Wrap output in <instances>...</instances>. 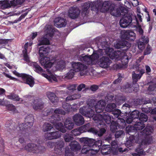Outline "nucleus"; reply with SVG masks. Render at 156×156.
Wrapping results in <instances>:
<instances>
[{
	"label": "nucleus",
	"instance_id": "62",
	"mask_svg": "<svg viewBox=\"0 0 156 156\" xmlns=\"http://www.w3.org/2000/svg\"><path fill=\"white\" fill-rule=\"evenodd\" d=\"M54 112L55 114H60L61 115H65L66 112L63 109L60 108H57L55 110Z\"/></svg>",
	"mask_w": 156,
	"mask_h": 156
},
{
	"label": "nucleus",
	"instance_id": "17",
	"mask_svg": "<svg viewBox=\"0 0 156 156\" xmlns=\"http://www.w3.org/2000/svg\"><path fill=\"white\" fill-rule=\"evenodd\" d=\"M54 22V25L58 28L65 27L67 23L66 20L61 17L56 18Z\"/></svg>",
	"mask_w": 156,
	"mask_h": 156
},
{
	"label": "nucleus",
	"instance_id": "35",
	"mask_svg": "<svg viewBox=\"0 0 156 156\" xmlns=\"http://www.w3.org/2000/svg\"><path fill=\"white\" fill-rule=\"evenodd\" d=\"M116 109V105L115 103H111L106 107L105 111L108 112H112Z\"/></svg>",
	"mask_w": 156,
	"mask_h": 156
},
{
	"label": "nucleus",
	"instance_id": "36",
	"mask_svg": "<svg viewBox=\"0 0 156 156\" xmlns=\"http://www.w3.org/2000/svg\"><path fill=\"white\" fill-rule=\"evenodd\" d=\"M152 126H147L142 131L143 134L149 135L152 133Z\"/></svg>",
	"mask_w": 156,
	"mask_h": 156
},
{
	"label": "nucleus",
	"instance_id": "2",
	"mask_svg": "<svg viewBox=\"0 0 156 156\" xmlns=\"http://www.w3.org/2000/svg\"><path fill=\"white\" fill-rule=\"evenodd\" d=\"M25 150L34 153H42L45 151L43 146H39L34 144H28L24 147Z\"/></svg>",
	"mask_w": 156,
	"mask_h": 156
},
{
	"label": "nucleus",
	"instance_id": "19",
	"mask_svg": "<svg viewBox=\"0 0 156 156\" xmlns=\"http://www.w3.org/2000/svg\"><path fill=\"white\" fill-rule=\"evenodd\" d=\"M97 126L99 129V131L98 130L97 135L99 136H101L106 132L107 126L104 122H101L97 124Z\"/></svg>",
	"mask_w": 156,
	"mask_h": 156
},
{
	"label": "nucleus",
	"instance_id": "38",
	"mask_svg": "<svg viewBox=\"0 0 156 156\" xmlns=\"http://www.w3.org/2000/svg\"><path fill=\"white\" fill-rule=\"evenodd\" d=\"M90 7L89 3H86L84 4L82 9V14L84 15V16H86L88 13V9Z\"/></svg>",
	"mask_w": 156,
	"mask_h": 156
},
{
	"label": "nucleus",
	"instance_id": "9",
	"mask_svg": "<svg viewBox=\"0 0 156 156\" xmlns=\"http://www.w3.org/2000/svg\"><path fill=\"white\" fill-rule=\"evenodd\" d=\"M80 112L83 115L89 117L94 115V109L90 108L87 105L81 107L79 109Z\"/></svg>",
	"mask_w": 156,
	"mask_h": 156
},
{
	"label": "nucleus",
	"instance_id": "59",
	"mask_svg": "<svg viewBox=\"0 0 156 156\" xmlns=\"http://www.w3.org/2000/svg\"><path fill=\"white\" fill-rule=\"evenodd\" d=\"M106 102L105 100L104 101L103 100H100L97 103L96 105L101 107V108H105Z\"/></svg>",
	"mask_w": 156,
	"mask_h": 156
},
{
	"label": "nucleus",
	"instance_id": "8",
	"mask_svg": "<svg viewBox=\"0 0 156 156\" xmlns=\"http://www.w3.org/2000/svg\"><path fill=\"white\" fill-rule=\"evenodd\" d=\"M115 46L116 48H120L122 51H126L130 48L131 44L126 41L120 40L118 41Z\"/></svg>",
	"mask_w": 156,
	"mask_h": 156
},
{
	"label": "nucleus",
	"instance_id": "31",
	"mask_svg": "<svg viewBox=\"0 0 156 156\" xmlns=\"http://www.w3.org/2000/svg\"><path fill=\"white\" fill-rule=\"evenodd\" d=\"M95 112L94 110V115L92 116L89 117V118L92 117L93 119L94 120L98 121L97 125L100 122H104L102 121V114L101 115L99 114H94Z\"/></svg>",
	"mask_w": 156,
	"mask_h": 156
},
{
	"label": "nucleus",
	"instance_id": "56",
	"mask_svg": "<svg viewBox=\"0 0 156 156\" xmlns=\"http://www.w3.org/2000/svg\"><path fill=\"white\" fill-rule=\"evenodd\" d=\"M71 133L74 136H76L80 135L82 133L81 132L80 129H79V127L72 130L71 131Z\"/></svg>",
	"mask_w": 156,
	"mask_h": 156
},
{
	"label": "nucleus",
	"instance_id": "42",
	"mask_svg": "<svg viewBox=\"0 0 156 156\" xmlns=\"http://www.w3.org/2000/svg\"><path fill=\"white\" fill-rule=\"evenodd\" d=\"M53 128V126L49 123H44L43 125V130L44 132L48 131Z\"/></svg>",
	"mask_w": 156,
	"mask_h": 156
},
{
	"label": "nucleus",
	"instance_id": "39",
	"mask_svg": "<svg viewBox=\"0 0 156 156\" xmlns=\"http://www.w3.org/2000/svg\"><path fill=\"white\" fill-rule=\"evenodd\" d=\"M34 70L37 73H41L43 71V69L39 65H38L36 62H34L32 64Z\"/></svg>",
	"mask_w": 156,
	"mask_h": 156
},
{
	"label": "nucleus",
	"instance_id": "63",
	"mask_svg": "<svg viewBox=\"0 0 156 156\" xmlns=\"http://www.w3.org/2000/svg\"><path fill=\"white\" fill-rule=\"evenodd\" d=\"M135 151L136 152L138 153L140 155L144 154V152L143 149L141 148V146L139 145V146L137 147L135 150Z\"/></svg>",
	"mask_w": 156,
	"mask_h": 156
},
{
	"label": "nucleus",
	"instance_id": "25",
	"mask_svg": "<svg viewBox=\"0 0 156 156\" xmlns=\"http://www.w3.org/2000/svg\"><path fill=\"white\" fill-rule=\"evenodd\" d=\"M108 50V53H107V54L110 58L112 59L117 58L118 57L117 54L118 55L119 53L120 54L119 51H114L113 49L112 48H109Z\"/></svg>",
	"mask_w": 156,
	"mask_h": 156
},
{
	"label": "nucleus",
	"instance_id": "51",
	"mask_svg": "<svg viewBox=\"0 0 156 156\" xmlns=\"http://www.w3.org/2000/svg\"><path fill=\"white\" fill-rule=\"evenodd\" d=\"M129 58L126 55H124L121 58V61L122 64L123 65L127 64L129 62Z\"/></svg>",
	"mask_w": 156,
	"mask_h": 156
},
{
	"label": "nucleus",
	"instance_id": "30",
	"mask_svg": "<svg viewBox=\"0 0 156 156\" xmlns=\"http://www.w3.org/2000/svg\"><path fill=\"white\" fill-rule=\"evenodd\" d=\"M53 124L55 126V128L60 132L65 133L66 132V130L64 127L63 124L62 122H59Z\"/></svg>",
	"mask_w": 156,
	"mask_h": 156
},
{
	"label": "nucleus",
	"instance_id": "64",
	"mask_svg": "<svg viewBox=\"0 0 156 156\" xmlns=\"http://www.w3.org/2000/svg\"><path fill=\"white\" fill-rule=\"evenodd\" d=\"M73 152L69 149L68 147H66L65 150V155L66 156H74Z\"/></svg>",
	"mask_w": 156,
	"mask_h": 156
},
{
	"label": "nucleus",
	"instance_id": "50",
	"mask_svg": "<svg viewBox=\"0 0 156 156\" xmlns=\"http://www.w3.org/2000/svg\"><path fill=\"white\" fill-rule=\"evenodd\" d=\"M136 104L137 105H140L142 104H143L144 105H146L147 104H151V105H152V101L150 99H148L145 100L144 101V103H143L142 101L140 99H137L136 100Z\"/></svg>",
	"mask_w": 156,
	"mask_h": 156
},
{
	"label": "nucleus",
	"instance_id": "29",
	"mask_svg": "<svg viewBox=\"0 0 156 156\" xmlns=\"http://www.w3.org/2000/svg\"><path fill=\"white\" fill-rule=\"evenodd\" d=\"M18 128L19 130H18L20 131L21 133H25L26 132H27V131L30 129L28 126H27L24 123H21L19 124Z\"/></svg>",
	"mask_w": 156,
	"mask_h": 156
},
{
	"label": "nucleus",
	"instance_id": "23",
	"mask_svg": "<svg viewBox=\"0 0 156 156\" xmlns=\"http://www.w3.org/2000/svg\"><path fill=\"white\" fill-rule=\"evenodd\" d=\"M78 60L80 61L85 62L88 65L91 64V60L90 57L87 55H84V54H82L77 57Z\"/></svg>",
	"mask_w": 156,
	"mask_h": 156
},
{
	"label": "nucleus",
	"instance_id": "22",
	"mask_svg": "<svg viewBox=\"0 0 156 156\" xmlns=\"http://www.w3.org/2000/svg\"><path fill=\"white\" fill-rule=\"evenodd\" d=\"M50 51V48L48 47H44V46H42L40 48L39 53L40 57L41 58H44L47 57L46 56Z\"/></svg>",
	"mask_w": 156,
	"mask_h": 156
},
{
	"label": "nucleus",
	"instance_id": "5",
	"mask_svg": "<svg viewBox=\"0 0 156 156\" xmlns=\"http://www.w3.org/2000/svg\"><path fill=\"white\" fill-rule=\"evenodd\" d=\"M121 37L122 39L130 41H133L135 39L136 34L132 31L122 30L121 32Z\"/></svg>",
	"mask_w": 156,
	"mask_h": 156
},
{
	"label": "nucleus",
	"instance_id": "33",
	"mask_svg": "<svg viewBox=\"0 0 156 156\" xmlns=\"http://www.w3.org/2000/svg\"><path fill=\"white\" fill-rule=\"evenodd\" d=\"M102 121H104L107 124H109L111 122V117L109 114L106 112H104L102 114Z\"/></svg>",
	"mask_w": 156,
	"mask_h": 156
},
{
	"label": "nucleus",
	"instance_id": "44",
	"mask_svg": "<svg viewBox=\"0 0 156 156\" xmlns=\"http://www.w3.org/2000/svg\"><path fill=\"white\" fill-rule=\"evenodd\" d=\"M97 104L96 101L94 100L91 99H90L87 102V106H89V107L90 108L94 109L95 107H96V105Z\"/></svg>",
	"mask_w": 156,
	"mask_h": 156
},
{
	"label": "nucleus",
	"instance_id": "12",
	"mask_svg": "<svg viewBox=\"0 0 156 156\" xmlns=\"http://www.w3.org/2000/svg\"><path fill=\"white\" fill-rule=\"evenodd\" d=\"M112 61L109 58L106 56H103L101 58L98 62L100 66L103 68L109 67Z\"/></svg>",
	"mask_w": 156,
	"mask_h": 156
},
{
	"label": "nucleus",
	"instance_id": "18",
	"mask_svg": "<svg viewBox=\"0 0 156 156\" xmlns=\"http://www.w3.org/2000/svg\"><path fill=\"white\" fill-rule=\"evenodd\" d=\"M25 0H16L14 1H11L10 3H9L8 1H3L2 4L6 8H10L11 6H15L18 5H21L23 3Z\"/></svg>",
	"mask_w": 156,
	"mask_h": 156
},
{
	"label": "nucleus",
	"instance_id": "34",
	"mask_svg": "<svg viewBox=\"0 0 156 156\" xmlns=\"http://www.w3.org/2000/svg\"><path fill=\"white\" fill-rule=\"evenodd\" d=\"M61 119L59 115L58 114H55L51 116V122L54 124L61 121Z\"/></svg>",
	"mask_w": 156,
	"mask_h": 156
},
{
	"label": "nucleus",
	"instance_id": "26",
	"mask_svg": "<svg viewBox=\"0 0 156 156\" xmlns=\"http://www.w3.org/2000/svg\"><path fill=\"white\" fill-rule=\"evenodd\" d=\"M64 126L67 129L71 130L74 126V123L72 122V119L70 118L66 119L64 122Z\"/></svg>",
	"mask_w": 156,
	"mask_h": 156
},
{
	"label": "nucleus",
	"instance_id": "10",
	"mask_svg": "<svg viewBox=\"0 0 156 156\" xmlns=\"http://www.w3.org/2000/svg\"><path fill=\"white\" fill-rule=\"evenodd\" d=\"M61 133L59 131H55L45 133L44 137L47 140H51L58 139L61 137Z\"/></svg>",
	"mask_w": 156,
	"mask_h": 156
},
{
	"label": "nucleus",
	"instance_id": "13",
	"mask_svg": "<svg viewBox=\"0 0 156 156\" xmlns=\"http://www.w3.org/2000/svg\"><path fill=\"white\" fill-rule=\"evenodd\" d=\"M40 62L41 65L44 66L45 68L47 71H48L49 69L51 67L53 64L50 62V58L48 57L41 58Z\"/></svg>",
	"mask_w": 156,
	"mask_h": 156
},
{
	"label": "nucleus",
	"instance_id": "21",
	"mask_svg": "<svg viewBox=\"0 0 156 156\" xmlns=\"http://www.w3.org/2000/svg\"><path fill=\"white\" fill-rule=\"evenodd\" d=\"M34 122V118L32 114L27 115L25 118L24 123L27 126L30 128L33 126Z\"/></svg>",
	"mask_w": 156,
	"mask_h": 156
},
{
	"label": "nucleus",
	"instance_id": "54",
	"mask_svg": "<svg viewBox=\"0 0 156 156\" xmlns=\"http://www.w3.org/2000/svg\"><path fill=\"white\" fill-rule=\"evenodd\" d=\"M64 138L65 141L66 142H72L73 140V137L70 134L68 133H66L64 136Z\"/></svg>",
	"mask_w": 156,
	"mask_h": 156
},
{
	"label": "nucleus",
	"instance_id": "20",
	"mask_svg": "<svg viewBox=\"0 0 156 156\" xmlns=\"http://www.w3.org/2000/svg\"><path fill=\"white\" fill-rule=\"evenodd\" d=\"M114 9V7L112 6L108 1H105L102 4L101 10L102 12H105L109 10L111 11Z\"/></svg>",
	"mask_w": 156,
	"mask_h": 156
},
{
	"label": "nucleus",
	"instance_id": "52",
	"mask_svg": "<svg viewBox=\"0 0 156 156\" xmlns=\"http://www.w3.org/2000/svg\"><path fill=\"white\" fill-rule=\"evenodd\" d=\"M90 124L89 123L83 126L79 127V129H80L81 132L82 133L88 131L89 129Z\"/></svg>",
	"mask_w": 156,
	"mask_h": 156
},
{
	"label": "nucleus",
	"instance_id": "11",
	"mask_svg": "<svg viewBox=\"0 0 156 156\" xmlns=\"http://www.w3.org/2000/svg\"><path fill=\"white\" fill-rule=\"evenodd\" d=\"M32 105L34 110H40L44 107V103L41 98L37 97L34 100Z\"/></svg>",
	"mask_w": 156,
	"mask_h": 156
},
{
	"label": "nucleus",
	"instance_id": "40",
	"mask_svg": "<svg viewBox=\"0 0 156 156\" xmlns=\"http://www.w3.org/2000/svg\"><path fill=\"white\" fill-rule=\"evenodd\" d=\"M81 97L80 94H75L73 95L68 96L66 98L67 101H71L78 98H79Z\"/></svg>",
	"mask_w": 156,
	"mask_h": 156
},
{
	"label": "nucleus",
	"instance_id": "58",
	"mask_svg": "<svg viewBox=\"0 0 156 156\" xmlns=\"http://www.w3.org/2000/svg\"><path fill=\"white\" fill-rule=\"evenodd\" d=\"M112 112V114H113L114 118L112 117L113 119H115L116 118H119L118 117L120 115L121 113V112L120 110L119 109H116L115 110L113 111Z\"/></svg>",
	"mask_w": 156,
	"mask_h": 156
},
{
	"label": "nucleus",
	"instance_id": "37",
	"mask_svg": "<svg viewBox=\"0 0 156 156\" xmlns=\"http://www.w3.org/2000/svg\"><path fill=\"white\" fill-rule=\"evenodd\" d=\"M115 9L114 7V9L110 11L111 14L114 16H119L121 15L122 13H123V10L120 9H117L115 10Z\"/></svg>",
	"mask_w": 156,
	"mask_h": 156
},
{
	"label": "nucleus",
	"instance_id": "28",
	"mask_svg": "<svg viewBox=\"0 0 156 156\" xmlns=\"http://www.w3.org/2000/svg\"><path fill=\"white\" fill-rule=\"evenodd\" d=\"M132 83H127L122 87L123 91L126 93H130L133 90Z\"/></svg>",
	"mask_w": 156,
	"mask_h": 156
},
{
	"label": "nucleus",
	"instance_id": "49",
	"mask_svg": "<svg viewBox=\"0 0 156 156\" xmlns=\"http://www.w3.org/2000/svg\"><path fill=\"white\" fill-rule=\"evenodd\" d=\"M50 44V41L48 39L43 37L41 38L39 41V44L40 45H49Z\"/></svg>",
	"mask_w": 156,
	"mask_h": 156
},
{
	"label": "nucleus",
	"instance_id": "14",
	"mask_svg": "<svg viewBox=\"0 0 156 156\" xmlns=\"http://www.w3.org/2000/svg\"><path fill=\"white\" fill-rule=\"evenodd\" d=\"M72 66L73 70L76 72L84 70L87 69V66L80 62H74L72 64Z\"/></svg>",
	"mask_w": 156,
	"mask_h": 156
},
{
	"label": "nucleus",
	"instance_id": "3",
	"mask_svg": "<svg viewBox=\"0 0 156 156\" xmlns=\"http://www.w3.org/2000/svg\"><path fill=\"white\" fill-rule=\"evenodd\" d=\"M145 127V125L144 122L140 121L136 122V123L134 124V126H130L129 127L126 128L127 133L130 135H133L134 134H131V133H136L138 131L141 130Z\"/></svg>",
	"mask_w": 156,
	"mask_h": 156
},
{
	"label": "nucleus",
	"instance_id": "60",
	"mask_svg": "<svg viewBox=\"0 0 156 156\" xmlns=\"http://www.w3.org/2000/svg\"><path fill=\"white\" fill-rule=\"evenodd\" d=\"M140 41L144 42V43L147 44H148L149 41V39L148 37L142 35L140 39Z\"/></svg>",
	"mask_w": 156,
	"mask_h": 156
},
{
	"label": "nucleus",
	"instance_id": "16",
	"mask_svg": "<svg viewBox=\"0 0 156 156\" xmlns=\"http://www.w3.org/2000/svg\"><path fill=\"white\" fill-rule=\"evenodd\" d=\"M64 145L63 141L61 140L55 142L54 151L56 154H59L61 153Z\"/></svg>",
	"mask_w": 156,
	"mask_h": 156
},
{
	"label": "nucleus",
	"instance_id": "4",
	"mask_svg": "<svg viewBox=\"0 0 156 156\" xmlns=\"http://www.w3.org/2000/svg\"><path fill=\"white\" fill-rule=\"evenodd\" d=\"M132 14H124L123 16L120 20V26L122 28H126L130 24L133 20Z\"/></svg>",
	"mask_w": 156,
	"mask_h": 156
},
{
	"label": "nucleus",
	"instance_id": "46",
	"mask_svg": "<svg viewBox=\"0 0 156 156\" xmlns=\"http://www.w3.org/2000/svg\"><path fill=\"white\" fill-rule=\"evenodd\" d=\"M140 115V112L137 110H135L131 112L130 114V115L134 120L136 119H138Z\"/></svg>",
	"mask_w": 156,
	"mask_h": 156
},
{
	"label": "nucleus",
	"instance_id": "7",
	"mask_svg": "<svg viewBox=\"0 0 156 156\" xmlns=\"http://www.w3.org/2000/svg\"><path fill=\"white\" fill-rule=\"evenodd\" d=\"M19 76L22 78L25 83L29 85L30 87H32L34 86V79L31 76L25 73H20L19 74Z\"/></svg>",
	"mask_w": 156,
	"mask_h": 156
},
{
	"label": "nucleus",
	"instance_id": "57",
	"mask_svg": "<svg viewBox=\"0 0 156 156\" xmlns=\"http://www.w3.org/2000/svg\"><path fill=\"white\" fill-rule=\"evenodd\" d=\"M139 76L138 74H136L134 72H133L132 73V79L133 83H136L137 81L138 80L140 79V78H139Z\"/></svg>",
	"mask_w": 156,
	"mask_h": 156
},
{
	"label": "nucleus",
	"instance_id": "48",
	"mask_svg": "<svg viewBox=\"0 0 156 156\" xmlns=\"http://www.w3.org/2000/svg\"><path fill=\"white\" fill-rule=\"evenodd\" d=\"M90 57L91 58L92 64L93 62L98 59L99 58V55L98 53V51H94L93 52V54L91 56H90Z\"/></svg>",
	"mask_w": 156,
	"mask_h": 156
},
{
	"label": "nucleus",
	"instance_id": "27",
	"mask_svg": "<svg viewBox=\"0 0 156 156\" xmlns=\"http://www.w3.org/2000/svg\"><path fill=\"white\" fill-rule=\"evenodd\" d=\"M70 149L73 151H77L81 149V147L79 144L76 141L71 142L69 144Z\"/></svg>",
	"mask_w": 156,
	"mask_h": 156
},
{
	"label": "nucleus",
	"instance_id": "43",
	"mask_svg": "<svg viewBox=\"0 0 156 156\" xmlns=\"http://www.w3.org/2000/svg\"><path fill=\"white\" fill-rule=\"evenodd\" d=\"M7 97L9 99L12 100L14 101H19L20 99V98L19 97V96L15 94H12L8 95Z\"/></svg>",
	"mask_w": 156,
	"mask_h": 156
},
{
	"label": "nucleus",
	"instance_id": "1",
	"mask_svg": "<svg viewBox=\"0 0 156 156\" xmlns=\"http://www.w3.org/2000/svg\"><path fill=\"white\" fill-rule=\"evenodd\" d=\"M80 141L83 144L81 152L87 154L90 151H94L95 153H98L101 148L102 141L99 140L96 141L94 139L87 137H82Z\"/></svg>",
	"mask_w": 156,
	"mask_h": 156
},
{
	"label": "nucleus",
	"instance_id": "41",
	"mask_svg": "<svg viewBox=\"0 0 156 156\" xmlns=\"http://www.w3.org/2000/svg\"><path fill=\"white\" fill-rule=\"evenodd\" d=\"M110 123V130L112 132H115L116 131H117L118 129H119L116 122H115L113 121H112Z\"/></svg>",
	"mask_w": 156,
	"mask_h": 156
},
{
	"label": "nucleus",
	"instance_id": "47",
	"mask_svg": "<svg viewBox=\"0 0 156 156\" xmlns=\"http://www.w3.org/2000/svg\"><path fill=\"white\" fill-rule=\"evenodd\" d=\"M148 118V117L147 115L142 113L140 114V116H139L138 119H139L140 121H141L144 123V122H146Z\"/></svg>",
	"mask_w": 156,
	"mask_h": 156
},
{
	"label": "nucleus",
	"instance_id": "61",
	"mask_svg": "<svg viewBox=\"0 0 156 156\" xmlns=\"http://www.w3.org/2000/svg\"><path fill=\"white\" fill-rule=\"evenodd\" d=\"M107 146V145L104 146H103L101 149L102 152L105 155L108 154L110 153V151H109L110 149H108L107 147H106Z\"/></svg>",
	"mask_w": 156,
	"mask_h": 156
},
{
	"label": "nucleus",
	"instance_id": "15",
	"mask_svg": "<svg viewBox=\"0 0 156 156\" xmlns=\"http://www.w3.org/2000/svg\"><path fill=\"white\" fill-rule=\"evenodd\" d=\"M73 119L75 124L77 126H81L83 124L84 122L83 117L79 114H76L74 115Z\"/></svg>",
	"mask_w": 156,
	"mask_h": 156
},
{
	"label": "nucleus",
	"instance_id": "53",
	"mask_svg": "<svg viewBox=\"0 0 156 156\" xmlns=\"http://www.w3.org/2000/svg\"><path fill=\"white\" fill-rule=\"evenodd\" d=\"M47 30H48V33L50 37L53 36L55 30L51 26L49 25L47 27Z\"/></svg>",
	"mask_w": 156,
	"mask_h": 156
},
{
	"label": "nucleus",
	"instance_id": "6",
	"mask_svg": "<svg viewBox=\"0 0 156 156\" xmlns=\"http://www.w3.org/2000/svg\"><path fill=\"white\" fill-rule=\"evenodd\" d=\"M80 10L77 7H71L68 12V16L72 19L75 20L78 18Z\"/></svg>",
	"mask_w": 156,
	"mask_h": 156
},
{
	"label": "nucleus",
	"instance_id": "24",
	"mask_svg": "<svg viewBox=\"0 0 156 156\" xmlns=\"http://www.w3.org/2000/svg\"><path fill=\"white\" fill-rule=\"evenodd\" d=\"M46 95L49 100L53 103L57 102L58 101V97L54 93L48 92Z\"/></svg>",
	"mask_w": 156,
	"mask_h": 156
},
{
	"label": "nucleus",
	"instance_id": "55",
	"mask_svg": "<svg viewBox=\"0 0 156 156\" xmlns=\"http://www.w3.org/2000/svg\"><path fill=\"white\" fill-rule=\"evenodd\" d=\"M126 99L125 97L122 96L121 97L118 99H115L116 103L119 105H120L125 101Z\"/></svg>",
	"mask_w": 156,
	"mask_h": 156
},
{
	"label": "nucleus",
	"instance_id": "32",
	"mask_svg": "<svg viewBox=\"0 0 156 156\" xmlns=\"http://www.w3.org/2000/svg\"><path fill=\"white\" fill-rule=\"evenodd\" d=\"M116 122L119 129H123L125 128L126 123L125 120L123 119L118 118Z\"/></svg>",
	"mask_w": 156,
	"mask_h": 156
},
{
	"label": "nucleus",
	"instance_id": "45",
	"mask_svg": "<svg viewBox=\"0 0 156 156\" xmlns=\"http://www.w3.org/2000/svg\"><path fill=\"white\" fill-rule=\"evenodd\" d=\"M6 107L9 110L13 112L14 113H18V111L16 109V108L15 106L12 104H8Z\"/></svg>",
	"mask_w": 156,
	"mask_h": 156
}]
</instances>
